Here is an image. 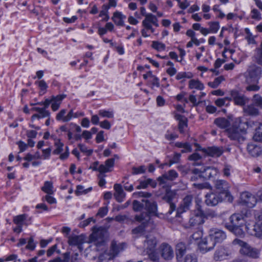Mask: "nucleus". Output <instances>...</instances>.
I'll use <instances>...</instances> for the list:
<instances>
[{
  "mask_svg": "<svg viewBox=\"0 0 262 262\" xmlns=\"http://www.w3.org/2000/svg\"><path fill=\"white\" fill-rule=\"evenodd\" d=\"M253 139L256 141L262 142V124L256 128L255 133L253 136Z\"/></svg>",
  "mask_w": 262,
  "mask_h": 262,
  "instance_id": "40",
  "label": "nucleus"
},
{
  "mask_svg": "<svg viewBox=\"0 0 262 262\" xmlns=\"http://www.w3.org/2000/svg\"><path fill=\"white\" fill-rule=\"evenodd\" d=\"M78 147L81 152L86 154L88 156H90L93 153V150L88 149L87 147L84 144H79Z\"/></svg>",
  "mask_w": 262,
  "mask_h": 262,
  "instance_id": "55",
  "label": "nucleus"
},
{
  "mask_svg": "<svg viewBox=\"0 0 262 262\" xmlns=\"http://www.w3.org/2000/svg\"><path fill=\"white\" fill-rule=\"evenodd\" d=\"M108 209L106 207H103L99 208L98 212L97 213V215L102 217L104 216L107 213Z\"/></svg>",
  "mask_w": 262,
  "mask_h": 262,
  "instance_id": "57",
  "label": "nucleus"
},
{
  "mask_svg": "<svg viewBox=\"0 0 262 262\" xmlns=\"http://www.w3.org/2000/svg\"><path fill=\"white\" fill-rule=\"evenodd\" d=\"M146 253L151 261L153 262H159L160 256L156 249L152 251H147Z\"/></svg>",
  "mask_w": 262,
  "mask_h": 262,
  "instance_id": "37",
  "label": "nucleus"
},
{
  "mask_svg": "<svg viewBox=\"0 0 262 262\" xmlns=\"http://www.w3.org/2000/svg\"><path fill=\"white\" fill-rule=\"evenodd\" d=\"M244 111L249 116H257L259 114V110L254 104H251L244 107Z\"/></svg>",
  "mask_w": 262,
  "mask_h": 262,
  "instance_id": "30",
  "label": "nucleus"
},
{
  "mask_svg": "<svg viewBox=\"0 0 262 262\" xmlns=\"http://www.w3.org/2000/svg\"><path fill=\"white\" fill-rule=\"evenodd\" d=\"M101 232L97 231L93 233L91 235V238L92 240L96 242V245L97 246L98 245H102L104 243L103 238H99V237L101 236Z\"/></svg>",
  "mask_w": 262,
  "mask_h": 262,
  "instance_id": "36",
  "label": "nucleus"
},
{
  "mask_svg": "<svg viewBox=\"0 0 262 262\" xmlns=\"http://www.w3.org/2000/svg\"><path fill=\"white\" fill-rule=\"evenodd\" d=\"M251 17L253 19H260L261 18L259 12L256 9H254L251 11Z\"/></svg>",
  "mask_w": 262,
  "mask_h": 262,
  "instance_id": "64",
  "label": "nucleus"
},
{
  "mask_svg": "<svg viewBox=\"0 0 262 262\" xmlns=\"http://www.w3.org/2000/svg\"><path fill=\"white\" fill-rule=\"evenodd\" d=\"M241 203L249 208L255 206L257 203V199L252 193L249 192H244L241 195Z\"/></svg>",
  "mask_w": 262,
  "mask_h": 262,
  "instance_id": "10",
  "label": "nucleus"
},
{
  "mask_svg": "<svg viewBox=\"0 0 262 262\" xmlns=\"http://www.w3.org/2000/svg\"><path fill=\"white\" fill-rule=\"evenodd\" d=\"M261 75V69L260 67L253 65L249 68L247 70V75L246 79L250 82L251 80L255 82H258Z\"/></svg>",
  "mask_w": 262,
  "mask_h": 262,
  "instance_id": "9",
  "label": "nucleus"
},
{
  "mask_svg": "<svg viewBox=\"0 0 262 262\" xmlns=\"http://www.w3.org/2000/svg\"><path fill=\"white\" fill-rule=\"evenodd\" d=\"M238 123V125H233L226 130L228 137L232 140L237 141L239 143L244 142L245 140L246 129L243 126V125H247V122L242 123L241 119L238 118L235 123Z\"/></svg>",
  "mask_w": 262,
  "mask_h": 262,
  "instance_id": "2",
  "label": "nucleus"
},
{
  "mask_svg": "<svg viewBox=\"0 0 262 262\" xmlns=\"http://www.w3.org/2000/svg\"><path fill=\"white\" fill-rule=\"evenodd\" d=\"M139 185L137 186L138 189H145L149 185L155 188L157 185L156 181L150 178L144 180H139Z\"/></svg>",
  "mask_w": 262,
  "mask_h": 262,
  "instance_id": "26",
  "label": "nucleus"
},
{
  "mask_svg": "<svg viewBox=\"0 0 262 262\" xmlns=\"http://www.w3.org/2000/svg\"><path fill=\"white\" fill-rule=\"evenodd\" d=\"M123 249V244H118L116 241H113L110 249L105 251L99 256L98 262H107L106 261L113 259Z\"/></svg>",
  "mask_w": 262,
  "mask_h": 262,
  "instance_id": "4",
  "label": "nucleus"
},
{
  "mask_svg": "<svg viewBox=\"0 0 262 262\" xmlns=\"http://www.w3.org/2000/svg\"><path fill=\"white\" fill-rule=\"evenodd\" d=\"M32 111H35L38 112L37 114L33 115L31 117V120L33 121L35 119L37 118L40 119L41 118L50 117V112L42 107H33L31 110Z\"/></svg>",
  "mask_w": 262,
  "mask_h": 262,
  "instance_id": "17",
  "label": "nucleus"
},
{
  "mask_svg": "<svg viewBox=\"0 0 262 262\" xmlns=\"http://www.w3.org/2000/svg\"><path fill=\"white\" fill-rule=\"evenodd\" d=\"M104 131H100L96 136V141L97 143H99L104 141Z\"/></svg>",
  "mask_w": 262,
  "mask_h": 262,
  "instance_id": "61",
  "label": "nucleus"
},
{
  "mask_svg": "<svg viewBox=\"0 0 262 262\" xmlns=\"http://www.w3.org/2000/svg\"><path fill=\"white\" fill-rule=\"evenodd\" d=\"M173 197V194L172 192H167L165 195L163 196V200H165L166 202L169 203V210L168 211L167 213L169 215L171 214L173 211L176 210V205L174 203H172V199Z\"/></svg>",
  "mask_w": 262,
  "mask_h": 262,
  "instance_id": "28",
  "label": "nucleus"
},
{
  "mask_svg": "<svg viewBox=\"0 0 262 262\" xmlns=\"http://www.w3.org/2000/svg\"><path fill=\"white\" fill-rule=\"evenodd\" d=\"M178 177V173L173 170L171 169L162 175L158 178V181L160 184H165L168 181H173Z\"/></svg>",
  "mask_w": 262,
  "mask_h": 262,
  "instance_id": "15",
  "label": "nucleus"
},
{
  "mask_svg": "<svg viewBox=\"0 0 262 262\" xmlns=\"http://www.w3.org/2000/svg\"><path fill=\"white\" fill-rule=\"evenodd\" d=\"M180 154H174L173 157L169 160V166H171L172 164L178 163L180 161Z\"/></svg>",
  "mask_w": 262,
  "mask_h": 262,
  "instance_id": "56",
  "label": "nucleus"
},
{
  "mask_svg": "<svg viewBox=\"0 0 262 262\" xmlns=\"http://www.w3.org/2000/svg\"><path fill=\"white\" fill-rule=\"evenodd\" d=\"M146 170V167L144 165H141L139 167H133L132 168V173L133 175L144 173Z\"/></svg>",
  "mask_w": 262,
  "mask_h": 262,
  "instance_id": "42",
  "label": "nucleus"
},
{
  "mask_svg": "<svg viewBox=\"0 0 262 262\" xmlns=\"http://www.w3.org/2000/svg\"><path fill=\"white\" fill-rule=\"evenodd\" d=\"M68 243L70 245H78L81 243V238L76 235L70 236L69 238Z\"/></svg>",
  "mask_w": 262,
  "mask_h": 262,
  "instance_id": "47",
  "label": "nucleus"
},
{
  "mask_svg": "<svg viewBox=\"0 0 262 262\" xmlns=\"http://www.w3.org/2000/svg\"><path fill=\"white\" fill-rule=\"evenodd\" d=\"M218 173L216 168L212 167L203 168L202 174L199 175L200 177H203L205 179H210L216 176Z\"/></svg>",
  "mask_w": 262,
  "mask_h": 262,
  "instance_id": "24",
  "label": "nucleus"
},
{
  "mask_svg": "<svg viewBox=\"0 0 262 262\" xmlns=\"http://www.w3.org/2000/svg\"><path fill=\"white\" fill-rule=\"evenodd\" d=\"M177 147L179 148H185V149L181 150L182 153L190 152L191 150V147L188 143L177 142L176 144Z\"/></svg>",
  "mask_w": 262,
  "mask_h": 262,
  "instance_id": "43",
  "label": "nucleus"
},
{
  "mask_svg": "<svg viewBox=\"0 0 262 262\" xmlns=\"http://www.w3.org/2000/svg\"><path fill=\"white\" fill-rule=\"evenodd\" d=\"M157 244V241L156 237L152 235H149L146 236V240L144 241V247L146 251H151L156 249Z\"/></svg>",
  "mask_w": 262,
  "mask_h": 262,
  "instance_id": "21",
  "label": "nucleus"
},
{
  "mask_svg": "<svg viewBox=\"0 0 262 262\" xmlns=\"http://www.w3.org/2000/svg\"><path fill=\"white\" fill-rule=\"evenodd\" d=\"M91 190V187L88 188V189H84L83 186L79 185L77 186L75 194L77 195L85 194L90 192Z\"/></svg>",
  "mask_w": 262,
  "mask_h": 262,
  "instance_id": "44",
  "label": "nucleus"
},
{
  "mask_svg": "<svg viewBox=\"0 0 262 262\" xmlns=\"http://www.w3.org/2000/svg\"><path fill=\"white\" fill-rule=\"evenodd\" d=\"M151 47L157 51H164L166 49L165 45L158 41H152Z\"/></svg>",
  "mask_w": 262,
  "mask_h": 262,
  "instance_id": "38",
  "label": "nucleus"
},
{
  "mask_svg": "<svg viewBox=\"0 0 262 262\" xmlns=\"http://www.w3.org/2000/svg\"><path fill=\"white\" fill-rule=\"evenodd\" d=\"M161 257L166 260L172 259L174 253L172 248L169 244L163 243L159 247Z\"/></svg>",
  "mask_w": 262,
  "mask_h": 262,
  "instance_id": "12",
  "label": "nucleus"
},
{
  "mask_svg": "<svg viewBox=\"0 0 262 262\" xmlns=\"http://www.w3.org/2000/svg\"><path fill=\"white\" fill-rule=\"evenodd\" d=\"M37 84L39 88L40 91L43 92V93L46 91L48 85L46 82L43 80H41L39 81H36L35 83Z\"/></svg>",
  "mask_w": 262,
  "mask_h": 262,
  "instance_id": "53",
  "label": "nucleus"
},
{
  "mask_svg": "<svg viewBox=\"0 0 262 262\" xmlns=\"http://www.w3.org/2000/svg\"><path fill=\"white\" fill-rule=\"evenodd\" d=\"M245 83L246 86H245V90L248 92H256L260 89V86L257 85L258 82H255L251 80L250 82H248V80L246 79Z\"/></svg>",
  "mask_w": 262,
  "mask_h": 262,
  "instance_id": "34",
  "label": "nucleus"
},
{
  "mask_svg": "<svg viewBox=\"0 0 262 262\" xmlns=\"http://www.w3.org/2000/svg\"><path fill=\"white\" fill-rule=\"evenodd\" d=\"M248 152L253 157L258 156L261 153L260 147L253 143H249L247 147Z\"/></svg>",
  "mask_w": 262,
  "mask_h": 262,
  "instance_id": "29",
  "label": "nucleus"
},
{
  "mask_svg": "<svg viewBox=\"0 0 262 262\" xmlns=\"http://www.w3.org/2000/svg\"><path fill=\"white\" fill-rule=\"evenodd\" d=\"M13 221L17 225H23L24 224L28 226L31 224L32 217H29L27 214H23L13 217Z\"/></svg>",
  "mask_w": 262,
  "mask_h": 262,
  "instance_id": "19",
  "label": "nucleus"
},
{
  "mask_svg": "<svg viewBox=\"0 0 262 262\" xmlns=\"http://www.w3.org/2000/svg\"><path fill=\"white\" fill-rule=\"evenodd\" d=\"M56 148L53 151V154L58 155L63 150V144L61 143L60 140H57L55 142Z\"/></svg>",
  "mask_w": 262,
  "mask_h": 262,
  "instance_id": "45",
  "label": "nucleus"
},
{
  "mask_svg": "<svg viewBox=\"0 0 262 262\" xmlns=\"http://www.w3.org/2000/svg\"><path fill=\"white\" fill-rule=\"evenodd\" d=\"M98 114L102 117L108 118H113L114 117V112L113 111H106L105 110H100L98 111Z\"/></svg>",
  "mask_w": 262,
  "mask_h": 262,
  "instance_id": "46",
  "label": "nucleus"
},
{
  "mask_svg": "<svg viewBox=\"0 0 262 262\" xmlns=\"http://www.w3.org/2000/svg\"><path fill=\"white\" fill-rule=\"evenodd\" d=\"M229 93L230 95V97H229L230 100L233 101L236 105L243 106L249 102V98L237 90H231Z\"/></svg>",
  "mask_w": 262,
  "mask_h": 262,
  "instance_id": "6",
  "label": "nucleus"
},
{
  "mask_svg": "<svg viewBox=\"0 0 262 262\" xmlns=\"http://www.w3.org/2000/svg\"><path fill=\"white\" fill-rule=\"evenodd\" d=\"M209 234L213 241H214L215 244L217 243L222 242L226 238V234L225 232L216 228L210 229Z\"/></svg>",
  "mask_w": 262,
  "mask_h": 262,
  "instance_id": "14",
  "label": "nucleus"
},
{
  "mask_svg": "<svg viewBox=\"0 0 262 262\" xmlns=\"http://www.w3.org/2000/svg\"><path fill=\"white\" fill-rule=\"evenodd\" d=\"M193 195L192 194H188L186 195L178 208L176 212V217H180L181 214L189 210L192 205Z\"/></svg>",
  "mask_w": 262,
  "mask_h": 262,
  "instance_id": "8",
  "label": "nucleus"
},
{
  "mask_svg": "<svg viewBox=\"0 0 262 262\" xmlns=\"http://www.w3.org/2000/svg\"><path fill=\"white\" fill-rule=\"evenodd\" d=\"M189 88L190 89H197L202 90L204 88V86L200 81L197 79H191L189 81Z\"/></svg>",
  "mask_w": 262,
  "mask_h": 262,
  "instance_id": "35",
  "label": "nucleus"
},
{
  "mask_svg": "<svg viewBox=\"0 0 262 262\" xmlns=\"http://www.w3.org/2000/svg\"><path fill=\"white\" fill-rule=\"evenodd\" d=\"M186 247L183 242L177 244L176 248V258L178 261H182V258L186 253Z\"/></svg>",
  "mask_w": 262,
  "mask_h": 262,
  "instance_id": "25",
  "label": "nucleus"
},
{
  "mask_svg": "<svg viewBox=\"0 0 262 262\" xmlns=\"http://www.w3.org/2000/svg\"><path fill=\"white\" fill-rule=\"evenodd\" d=\"M215 187L220 191V193L224 195V199H227L228 201L231 202L233 200L229 191V184L223 180H217L215 182Z\"/></svg>",
  "mask_w": 262,
  "mask_h": 262,
  "instance_id": "7",
  "label": "nucleus"
},
{
  "mask_svg": "<svg viewBox=\"0 0 262 262\" xmlns=\"http://www.w3.org/2000/svg\"><path fill=\"white\" fill-rule=\"evenodd\" d=\"M214 123L222 129L228 127L230 124L229 121L225 118H217L215 119L214 121Z\"/></svg>",
  "mask_w": 262,
  "mask_h": 262,
  "instance_id": "31",
  "label": "nucleus"
},
{
  "mask_svg": "<svg viewBox=\"0 0 262 262\" xmlns=\"http://www.w3.org/2000/svg\"><path fill=\"white\" fill-rule=\"evenodd\" d=\"M228 255V250L223 246H220L214 252L213 259L215 261H221L225 259Z\"/></svg>",
  "mask_w": 262,
  "mask_h": 262,
  "instance_id": "16",
  "label": "nucleus"
},
{
  "mask_svg": "<svg viewBox=\"0 0 262 262\" xmlns=\"http://www.w3.org/2000/svg\"><path fill=\"white\" fill-rule=\"evenodd\" d=\"M174 118L177 120L179 121L178 128L179 132L182 134L184 133L188 125V120L187 118L184 116L180 114H176Z\"/></svg>",
  "mask_w": 262,
  "mask_h": 262,
  "instance_id": "22",
  "label": "nucleus"
},
{
  "mask_svg": "<svg viewBox=\"0 0 262 262\" xmlns=\"http://www.w3.org/2000/svg\"><path fill=\"white\" fill-rule=\"evenodd\" d=\"M35 244L34 243L33 237H30L28 241V244L26 246V248L31 250H33L35 249Z\"/></svg>",
  "mask_w": 262,
  "mask_h": 262,
  "instance_id": "59",
  "label": "nucleus"
},
{
  "mask_svg": "<svg viewBox=\"0 0 262 262\" xmlns=\"http://www.w3.org/2000/svg\"><path fill=\"white\" fill-rule=\"evenodd\" d=\"M203 151L206 155L212 157H219L224 152L222 147L212 146L204 148Z\"/></svg>",
  "mask_w": 262,
  "mask_h": 262,
  "instance_id": "18",
  "label": "nucleus"
},
{
  "mask_svg": "<svg viewBox=\"0 0 262 262\" xmlns=\"http://www.w3.org/2000/svg\"><path fill=\"white\" fill-rule=\"evenodd\" d=\"M252 235L262 238V222L256 223L251 232Z\"/></svg>",
  "mask_w": 262,
  "mask_h": 262,
  "instance_id": "32",
  "label": "nucleus"
},
{
  "mask_svg": "<svg viewBox=\"0 0 262 262\" xmlns=\"http://www.w3.org/2000/svg\"><path fill=\"white\" fill-rule=\"evenodd\" d=\"M45 192L51 194L53 193L52 183L50 181L45 182L43 186L41 188Z\"/></svg>",
  "mask_w": 262,
  "mask_h": 262,
  "instance_id": "39",
  "label": "nucleus"
},
{
  "mask_svg": "<svg viewBox=\"0 0 262 262\" xmlns=\"http://www.w3.org/2000/svg\"><path fill=\"white\" fill-rule=\"evenodd\" d=\"M215 245L214 241L209 234L208 236L199 242V248L202 253H206L213 249Z\"/></svg>",
  "mask_w": 262,
  "mask_h": 262,
  "instance_id": "11",
  "label": "nucleus"
},
{
  "mask_svg": "<svg viewBox=\"0 0 262 262\" xmlns=\"http://www.w3.org/2000/svg\"><path fill=\"white\" fill-rule=\"evenodd\" d=\"M115 192L114 196L118 202H122L125 198V192L124 191L122 186L120 184H115L114 185Z\"/></svg>",
  "mask_w": 262,
  "mask_h": 262,
  "instance_id": "20",
  "label": "nucleus"
},
{
  "mask_svg": "<svg viewBox=\"0 0 262 262\" xmlns=\"http://www.w3.org/2000/svg\"><path fill=\"white\" fill-rule=\"evenodd\" d=\"M233 244L241 246L240 252L241 254L254 258L258 257V251L256 249L252 248L244 241L236 238L233 241Z\"/></svg>",
  "mask_w": 262,
  "mask_h": 262,
  "instance_id": "5",
  "label": "nucleus"
},
{
  "mask_svg": "<svg viewBox=\"0 0 262 262\" xmlns=\"http://www.w3.org/2000/svg\"><path fill=\"white\" fill-rule=\"evenodd\" d=\"M149 81L153 85L158 88L160 86L159 79L155 75H153V76L150 78Z\"/></svg>",
  "mask_w": 262,
  "mask_h": 262,
  "instance_id": "58",
  "label": "nucleus"
},
{
  "mask_svg": "<svg viewBox=\"0 0 262 262\" xmlns=\"http://www.w3.org/2000/svg\"><path fill=\"white\" fill-rule=\"evenodd\" d=\"M114 163L115 159L114 158L107 159L105 162V165L101 164L99 165V172L104 173L111 171L114 166Z\"/></svg>",
  "mask_w": 262,
  "mask_h": 262,
  "instance_id": "23",
  "label": "nucleus"
},
{
  "mask_svg": "<svg viewBox=\"0 0 262 262\" xmlns=\"http://www.w3.org/2000/svg\"><path fill=\"white\" fill-rule=\"evenodd\" d=\"M254 58L256 62L258 64L262 65V51L260 50H255Z\"/></svg>",
  "mask_w": 262,
  "mask_h": 262,
  "instance_id": "52",
  "label": "nucleus"
},
{
  "mask_svg": "<svg viewBox=\"0 0 262 262\" xmlns=\"http://www.w3.org/2000/svg\"><path fill=\"white\" fill-rule=\"evenodd\" d=\"M243 215L239 213H234L230 217V223L225 224L226 228L237 236L242 235L244 231L242 227L245 225V221Z\"/></svg>",
  "mask_w": 262,
  "mask_h": 262,
  "instance_id": "3",
  "label": "nucleus"
},
{
  "mask_svg": "<svg viewBox=\"0 0 262 262\" xmlns=\"http://www.w3.org/2000/svg\"><path fill=\"white\" fill-rule=\"evenodd\" d=\"M16 144L18 146L20 152L24 151L28 147L27 144L22 141L17 142Z\"/></svg>",
  "mask_w": 262,
  "mask_h": 262,
  "instance_id": "62",
  "label": "nucleus"
},
{
  "mask_svg": "<svg viewBox=\"0 0 262 262\" xmlns=\"http://www.w3.org/2000/svg\"><path fill=\"white\" fill-rule=\"evenodd\" d=\"M66 95H64V94L58 95H57L56 96H52V101H55L57 102H59V103L61 104L62 100L64 98H66Z\"/></svg>",
  "mask_w": 262,
  "mask_h": 262,
  "instance_id": "63",
  "label": "nucleus"
},
{
  "mask_svg": "<svg viewBox=\"0 0 262 262\" xmlns=\"http://www.w3.org/2000/svg\"><path fill=\"white\" fill-rule=\"evenodd\" d=\"M204 220L201 219L200 217L195 216V215L192 216L187 224V227L190 228L196 226L197 225L203 224Z\"/></svg>",
  "mask_w": 262,
  "mask_h": 262,
  "instance_id": "33",
  "label": "nucleus"
},
{
  "mask_svg": "<svg viewBox=\"0 0 262 262\" xmlns=\"http://www.w3.org/2000/svg\"><path fill=\"white\" fill-rule=\"evenodd\" d=\"M135 198H143L141 201L134 200L133 202V209L135 212H141L135 217L136 221L141 224L132 230L134 234L143 235L146 232L152 230L155 227L154 222L151 220V216L160 217L162 215L158 212V204L156 202L148 200L151 196V194L147 192L138 191L133 193Z\"/></svg>",
  "mask_w": 262,
  "mask_h": 262,
  "instance_id": "1",
  "label": "nucleus"
},
{
  "mask_svg": "<svg viewBox=\"0 0 262 262\" xmlns=\"http://www.w3.org/2000/svg\"><path fill=\"white\" fill-rule=\"evenodd\" d=\"M184 262H197V258L194 255L188 254L185 258Z\"/></svg>",
  "mask_w": 262,
  "mask_h": 262,
  "instance_id": "60",
  "label": "nucleus"
},
{
  "mask_svg": "<svg viewBox=\"0 0 262 262\" xmlns=\"http://www.w3.org/2000/svg\"><path fill=\"white\" fill-rule=\"evenodd\" d=\"M229 101H230L229 97H227L223 98L217 99L215 101V103L217 106L222 107L224 105H227V103H226V102Z\"/></svg>",
  "mask_w": 262,
  "mask_h": 262,
  "instance_id": "51",
  "label": "nucleus"
},
{
  "mask_svg": "<svg viewBox=\"0 0 262 262\" xmlns=\"http://www.w3.org/2000/svg\"><path fill=\"white\" fill-rule=\"evenodd\" d=\"M253 102L256 106L262 108V97L260 95L255 94L253 97Z\"/></svg>",
  "mask_w": 262,
  "mask_h": 262,
  "instance_id": "48",
  "label": "nucleus"
},
{
  "mask_svg": "<svg viewBox=\"0 0 262 262\" xmlns=\"http://www.w3.org/2000/svg\"><path fill=\"white\" fill-rule=\"evenodd\" d=\"M144 20L150 22L156 27L159 26L157 17L151 13H148L147 15H146L145 18L144 19Z\"/></svg>",
  "mask_w": 262,
  "mask_h": 262,
  "instance_id": "41",
  "label": "nucleus"
},
{
  "mask_svg": "<svg viewBox=\"0 0 262 262\" xmlns=\"http://www.w3.org/2000/svg\"><path fill=\"white\" fill-rule=\"evenodd\" d=\"M192 185L194 188H196L199 189H209L210 188V185L207 183H194Z\"/></svg>",
  "mask_w": 262,
  "mask_h": 262,
  "instance_id": "54",
  "label": "nucleus"
},
{
  "mask_svg": "<svg viewBox=\"0 0 262 262\" xmlns=\"http://www.w3.org/2000/svg\"><path fill=\"white\" fill-rule=\"evenodd\" d=\"M66 113L67 111L65 109L60 110V112L56 115V120L58 121H62V122H67V121H64V119L67 118V115H66Z\"/></svg>",
  "mask_w": 262,
  "mask_h": 262,
  "instance_id": "50",
  "label": "nucleus"
},
{
  "mask_svg": "<svg viewBox=\"0 0 262 262\" xmlns=\"http://www.w3.org/2000/svg\"><path fill=\"white\" fill-rule=\"evenodd\" d=\"M209 25L210 27L209 29L210 33H215L218 31L220 28V25L218 22H210L209 23Z\"/></svg>",
  "mask_w": 262,
  "mask_h": 262,
  "instance_id": "49",
  "label": "nucleus"
},
{
  "mask_svg": "<svg viewBox=\"0 0 262 262\" xmlns=\"http://www.w3.org/2000/svg\"><path fill=\"white\" fill-rule=\"evenodd\" d=\"M126 18V16L124 15L121 12H115L114 13L113 16L112 18L115 24L119 26H124V20Z\"/></svg>",
  "mask_w": 262,
  "mask_h": 262,
  "instance_id": "27",
  "label": "nucleus"
},
{
  "mask_svg": "<svg viewBox=\"0 0 262 262\" xmlns=\"http://www.w3.org/2000/svg\"><path fill=\"white\" fill-rule=\"evenodd\" d=\"M223 194L221 193H210L205 195V203L208 206H214L222 202L223 200Z\"/></svg>",
  "mask_w": 262,
  "mask_h": 262,
  "instance_id": "13",
  "label": "nucleus"
}]
</instances>
